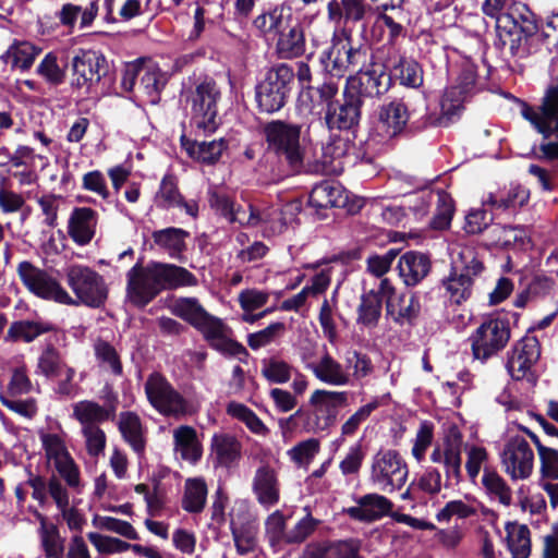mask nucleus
Here are the masks:
<instances>
[{"label": "nucleus", "instance_id": "nucleus-64", "mask_svg": "<svg viewBox=\"0 0 558 558\" xmlns=\"http://www.w3.org/2000/svg\"><path fill=\"white\" fill-rule=\"evenodd\" d=\"M269 296V292L252 288L241 291L238 301L243 312H254L265 306Z\"/></svg>", "mask_w": 558, "mask_h": 558}, {"label": "nucleus", "instance_id": "nucleus-5", "mask_svg": "<svg viewBox=\"0 0 558 558\" xmlns=\"http://www.w3.org/2000/svg\"><path fill=\"white\" fill-rule=\"evenodd\" d=\"M347 391L316 389L308 399V409L298 410L289 420L299 417L308 433H323L329 430L338 420L339 412L348 405Z\"/></svg>", "mask_w": 558, "mask_h": 558}, {"label": "nucleus", "instance_id": "nucleus-3", "mask_svg": "<svg viewBox=\"0 0 558 558\" xmlns=\"http://www.w3.org/2000/svg\"><path fill=\"white\" fill-rule=\"evenodd\" d=\"M476 68V64L470 59L462 61L456 81L444 92L440 101V113L438 116H429L426 124L448 126L460 119L464 105L478 90Z\"/></svg>", "mask_w": 558, "mask_h": 558}, {"label": "nucleus", "instance_id": "nucleus-6", "mask_svg": "<svg viewBox=\"0 0 558 558\" xmlns=\"http://www.w3.org/2000/svg\"><path fill=\"white\" fill-rule=\"evenodd\" d=\"M484 266L476 250L471 245H458L452 250L453 272L444 281L452 303L461 304L472 293L473 276L482 272Z\"/></svg>", "mask_w": 558, "mask_h": 558}, {"label": "nucleus", "instance_id": "nucleus-37", "mask_svg": "<svg viewBox=\"0 0 558 558\" xmlns=\"http://www.w3.org/2000/svg\"><path fill=\"white\" fill-rule=\"evenodd\" d=\"M277 51L286 59L296 58L305 52L304 31L299 23L288 24L281 31L278 35Z\"/></svg>", "mask_w": 558, "mask_h": 558}, {"label": "nucleus", "instance_id": "nucleus-59", "mask_svg": "<svg viewBox=\"0 0 558 558\" xmlns=\"http://www.w3.org/2000/svg\"><path fill=\"white\" fill-rule=\"evenodd\" d=\"M466 453L465 471L471 481H475L482 468H487L485 464L488 461V452L486 448L477 445L465 446Z\"/></svg>", "mask_w": 558, "mask_h": 558}, {"label": "nucleus", "instance_id": "nucleus-27", "mask_svg": "<svg viewBox=\"0 0 558 558\" xmlns=\"http://www.w3.org/2000/svg\"><path fill=\"white\" fill-rule=\"evenodd\" d=\"M429 258L418 252L410 251L404 253L398 262L399 276L408 287L416 286L429 272Z\"/></svg>", "mask_w": 558, "mask_h": 558}, {"label": "nucleus", "instance_id": "nucleus-54", "mask_svg": "<svg viewBox=\"0 0 558 558\" xmlns=\"http://www.w3.org/2000/svg\"><path fill=\"white\" fill-rule=\"evenodd\" d=\"M37 73L51 85L62 83L64 78V64L59 62V52H48L37 68Z\"/></svg>", "mask_w": 558, "mask_h": 558}, {"label": "nucleus", "instance_id": "nucleus-23", "mask_svg": "<svg viewBox=\"0 0 558 558\" xmlns=\"http://www.w3.org/2000/svg\"><path fill=\"white\" fill-rule=\"evenodd\" d=\"M362 100L345 89L344 101L327 109L326 123L329 129L348 130L359 123Z\"/></svg>", "mask_w": 558, "mask_h": 558}, {"label": "nucleus", "instance_id": "nucleus-48", "mask_svg": "<svg viewBox=\"0 0 558 558\" xmlns=\"http://www.w3.org/2000/svg\"><path fill=\"white\" fill-rule=\"evenodd\" d=\"M141 77L138 90L147 97V102L157 104L160 90L166 84V77L157 68H140Z\"/></svg>", "mask_w": 558, "mask_h": 558}, {"label": "nucleus", "instance_id": "nucleus-20", "mask_svg": "<svg viewBox=\"0 0 558 558\" xmlns=\"http://www.w3.org/2000/svg\"><path fill=\"white\" fill-rule=\"evenodd\" d=\"M303 362L314 377L323 384L332 387L351 385V375L345 364L340 363L328 352L322 354L315 362H306L305 356H303Z\"/></svg>", "mask_w": 558, "mask_h": 558}, {"label": "nucleus", "instance_id": "nucleus-21", "mask_svg": "<svg viewBox=\"0 0 558 558\" xmlns=\"http://www.w3.org/2000/svg\"><path fill=\"white\" fill-rule=\"evenodd\" d=\"M409 118L407 105L400 99H395L380 107L377 131L384 138H392L404 130Z\"/></svg>", "mask_w": 558, "mask_h": 558}, {"label": "nucleus", "instance_id": "nucleus-17", "mask_svg": "<svg viewBox=\"0 0 558 558\" xmlns=\"http://www.w3.org/2000/svg\"><path fill=\"white\" fill-rule=\"evenodd\" d=\"M41 440L48 465L53 466L70 487H77L80 471L63 440L57 435L48 434L43 435Z\"/></svg>", "mask_w": 558, "mask_h": 558}, {"label": "nucleus", "instance_id": "nucleus-44", "mask_svg": "<svg viewBox=\"0 0 558 558\" xmlns=\"http://www.w3.org/2000/svg\"><path fill=\"white\" fill-rule=\"evenodd\" d=\"M248 214H253L255 222L245 223V226L257 227L263 226L264 232L268 234L281 233L288 225V218L280 213L278 208L265 207L263 209L254 208L248 205Z\"/></svg>", "mask_w": 558, "mask_h": 558}, {"label": "nucleus", "instance_id": "nucleus-31", "mask_svg": "<svg viewBox=\"0 0 558 558\" xmlns=\"http://www.w3.org/2000/svg\"><path fill=\"white\" fill-rule=\"evenodd\" d=\"M422 202V206L414 207L420 215L426 214V207L436 198L437 211L430 222L434 229L442 230L450 226L453 215V203L449 194L438 190L437 192H427L417 197Z\"/></svg>", "mask_w": 558, "mask_h": 558}, {"label": "nucleus", "instance_id": "nucleus-19", "mask_svg": "<svg viewBox=\"0 0 558 558\" xmlns=\"http://www.w3.org/2000/svg\"><path fill=\"white\" fill-rule=\"evenodd\" d=\"M196 329L215 350L229 355H240L245 348L231 338L230 328L220 319L209 313L199 323Z\"/></svg>", "mask_w": 558, "mask_h": 558}, {"label": "nucleus", "instance_id": "nucleus-2", "mask_svg": "<svg viewBox=\"0 0 558 558\" xmlns=\"http://www.w3.org/2000/svg\"><path fill=\"white\" fill-rule=\"evenodd\" d=\"M65 276L75 299L62 288L56 278L39 271H37V296L74 306L85 304L98 307L105 302L107 292L102 277L98 272L87 266L76 264L66 268Z\"/></svg>", "mask_w": 558, "mask_h": 558}, {"label": "nucleus", "instance_id": "nucleus-63", "mask_svg": "<svg viewBox=\"0 0 558 558\" xmlns=\"http://www.w3.org/2000/svg\"><path fill=\"white\" fill-rule=\"evenodd\" d=\"M365 458V451L360 442H356L348 449L345 456L339 463V469L343 475L359 474L363 461Z\"/></svg>", "mask_w": 558, "mask_h": 558}, {"label": "nucleus", "instance_id": "nucleus-41", "mask_svg": "<svg viewBox=\"0 0 558 558\" xmlns=\"http://www.w3.org/2000/svg\"><path fill=\"white\" fill-rule=\"evenodd\" d=\"M189 232L180 228H166L153 233L154 243L166 251L170 257L178 258L186 248Z\"/></svg>", "mask_w": 558, "mask_h": 558}, {"label": "nucleus", "instance_id": "nucleus-29", "mask_svg": "<svg viewBox=\"0 0 558 558\" xmlns=\"http://www.w3.org/2000/svg\"><path fill=\"white\" fill-rule=\"evenodd\" d=\"M208 202L210 207L223 216L230 222L245 223L255 222L253 214H248V206L243 208L235 205L234 202L223 192L213 189L208 192Z\"/></svg>", "mask_w": 558, "mask_h": 558}, {"label": "nucleus", "instance_id": "nucleus-30", "mask_svg": "<svg viewBox=\"0 0 558 558\" xmlns=\"http://www.w3.org/2000/svg\"><path fill=\"white\" fill-rule=\"evenodd\" d=\"M253 492L258 502L271 507L279 501V483L276 472L267 466H259L253 478Z\"/></svg>", "mask_w": 558, "mask_h": 558}, {"label": "nucleus", "instance_id": "nucleus-11", "mask_svg": "<svg viewBox=\"0 0 558 558\" xmlns=\"http://www.w3.org/2000/svg\"><path fill=\"white\" fill-rule=\"evenodd\" d=\"M504 472L512 481L527 480L534 469L535 454L531 444L522 436H512L504 445L500 453Z\"/></svg>", "mask_w": 558, "mask_h": 558}, {"label": "nucleus", "instance_id": "nucleus-55", "mask_svg": "<svg viewBox=\"0 0 558 558\" xmlns=\"http://www.w3.org/2000/svg\"><path fill=\"white\" fill-rule=\"evenodd\" d=\"M319 440L308 438L288 450V456L296 465L306 468L319 452Z\"/></svg>", "mask_w": 558, "mask_h": 558}, {"label": "nucleus", "instance_id": "nucleus-10", "mask_svg": "<svg viewBox=\"0 0 558 558\" xmlns=\"http://www.w3.org/2000/svg\"><path fill=\"white\" fill-rule=\"evenodd\" d=\"M408 474V465L396 450H380L372 459L369 478L379 490L392 493L400 489Z\"/></svg>", "mask_w": 558, "mask_h": 558}, {"label": "nucleus", "instance_id": "nucleus-14", "mask_svg": "<svg viewBox=\"0 0 558 558\" xmlns=\"http://www.w3.org/2000/svg\"><path fill=\"white\" fill-rule=\"evenodd\" d=\"M157 263L146 267L135 265L128 272V296L137 306L147 305L161 291Z\"/></svg>", "mask_w": 558, "mask_h": 558}, {"label": "nucleus", "instance_id": "nucleus-39", "mask_svg": "<svg viewBox=\"0 0 558 558\" xmlns=\"http://www.w3.org/2000/svg\"><path fill=\"white\" fill-rule=\"evenodd\" d=\"M181 144L191 158L206 163H213L218 160L227 148V143L223 138L210 142H196L182 136Z\"/></svg>", "mask_w": 558, "mask_h": 558}, {"label": "nucleus", "instance_id": "nucleus-53", "mask_svg": "<svg viewBox=\"0 0 558 558\" xmlns=\"http://www.w3.org/2000/svg\"><path fill=\"white\" fill-rule=\"evenodd\" d=\"M293 372L294 367L281 359L270 357L263 361L262 375L269 383L286 384L291 379Z\"/></svg>", "mask_w": 558, "mask_h": 558}, {"label": "nucleus", "instance_id": "nucleus-26", "mask_svg": "<svg viewBox=\"0 0 558 558\" xmlns=\"http://www.w3.org/2000/svg\"><path fill=\"white\" fill-rule=\"evenodd\" d=\"M118 429L123 440L137 456H143L146 447V430L141 417L132 411L119 414Z\"/></svg>", "mask_w": 558, "mask_h": 558}, {"label": "nucleus", "instance_id": "nucleus-24", "mask_svg": "<svg viewBox=\"0 0 558 558\" xmlns=\"http://www.w3.org/2000/svg\"><path fill=\"white\" fill-rule=\"evenodd\" d=\"M105 62V58L95 51H81L72 61L74 83L77 86H84L98 82Z\"/></svg>", "mask_w": 558, "mask_h": 558}, {"label": "nucleus", "instance_id": "nucleus-40", "mask_svg": "<svg viewBox=\"0 0 558 558\" xmlns=\"http://www.w3.org/2000/svg\"><path fill=\"white\" fill-rule=\"evenodd\" d=\"M157 268L162 290L195 287L197 284V278L184 267L157 263Z\"/></svg>", "mask_w": 558, "mask_h": 558}, {"label": "nucleus", "instance_id": "nucleus-32", "mask_svg": "<svg viewBox=\"0 0 558 558\" xmlns=\"http://www.w3.org/2000/svg\"><path fill=\"white\" fill-rule=\"evenodd\" d=\"M97 225L96 213L87 207L75 208L69 219V234L74 242L84 245L90 242Z\"/></svg>", "mask_w": 558, "mask_h": 558}, {"label": "nucleus", "instance_id": "nucleus-51", "mask_svg": "<svg viewBox=\"0 0 558 558\" xmlns=\"http://www.w3.org/2000/svg\"><path fill=\"white\" fill-rule=\"evenodd\" d=\"M41 546L47 558H63L64 546L57 525L40 518Z\"/></svg>", "mask_w": 558, "mask_h": 558}, {"label": "nucleus", "instance_id": "nucleus-52", "mask_svg": "<svg viewBox=\"0 0 558 558\" xmlns=\"http://www.w3.org/2000/svg\"><path fill=\"white\" fill-rule=\"evenodd\" d=\"M35 59V46L31 43H19L13 45L3 56L7 64L12 69L26 71L28 70Z\"/></svg>", "mask_w": 558, "mask_h": 558}, {"label": "nucleus", "instance_id": "nucleus-28", "mask_svg": "<svg viewBox=\"0 0 558 558\" xmlns=\"http://www.w3.org/2000/svg\"><path fill=\"white\" fill-rule=\"evenodd\" d=\"M174 452L180 459L196 464L203 454V447L196 430L187 425L173 429Z\"/></svg>", "mask_w": 558, "mask_h": 558}, {"label": "nucleus", "instance_id": "nucleus-1", "mask_svg": "<svg viewBox=\"0 0 558 558\" xmlns=\"http://www.w3.org/2000/svg\"><path fill=\"white\" fill-rule=\"evenodd\" d=\"M324 72L341 78L355 72L347 80V90L362 98L384 95L391 86V77L380 63L372 62V54L363 45H354L351 32L345 27L336 29L330 45L319 56Z\"/></svg>", "mask_w": 558, "mask_h": 558}, {"label": "nucleus", "instance_id": "nucleus-13", "mask_svg": "<svg viewBox=\"0 0 558 558\" xmlns=\"http://www.w3.org/2000/svg\"><path fill=\"white\" fill-rule=\"evenodd\" d=\"M462 448L463 436L457 426L447 428L442 444L435 447L430 461L433 463L442 464L445 471V487L457 484L461 480L462 474Z\"/></svg>", "mask_w": 558, "mask_h": 558}, {"label": "nucleus", "instance_id": "nucleus-56", "mask_svg": "<svg viewBox=\"0 0 558 558\" xmlns=\"http://www.w3.org/2000/svg\"><path fill=\"white\" fill-rule=\"evenodd\" d=\"M345 367L350 372L351 383L353 380H362L369 376L374 371L371 359L366 354L355 350L348 353L345 357Z\"/></svg>", "mask_w": 558, "mask_h": 558}, {"label": "nucleus", "instance_id": "nucleus-22", "mask_svg": "<svg viewBox=\"0 0 558 558\" xmlns=\"http://www.w3.org/2000/svg\"><path fill=\"white\" fill-rule=\"evenodd\" d=\"M371 13L367 0H330L327 4L328 19L337 25L356 24Z\"/></svg>", "mask_w": 558, "mask_h": 558}, {"label": "nucleus", "instance_id": "nucleus-49", "mask_svg": "<svg viewBox=\"0 0 558 558\" xmlns=\"http://www.w3.org/2000/svg\"><path fill=\"white\" fill-rule=\"evenodd\" d=\"M227 413L242 422L253 434L257 436H267L269 428L263 423V421L255 414L253 410L243 403L231 401L227 405Z\"/></svg>", "mask_w": 558, "mask_h": 558}, {"label": "nucleus", "instance_id": "nucleus-36", "mask_svg": "<svg viewBox=\"0 0 558 558\" xmlns=\"http://www.w3.org/2000/svg\"><path fill=\"white\" fill-rule=\"evenodd\" d=\"M289 11L284 5H276L257 15L253 21V26L263 36H278L292 17Z\"/></svg>", "mask_w": 558, "mask_h": 558}, {"label": "nucleus", "instance_id": "nucleus-47", "mask_svg": "<svg viewBox=\"0 0 558 558\" xmlns=\"http://www.w3.org/2000/svg\"><path fill=\"white\" fill-rule=\"evenodd\" d=\"M507 543L513 558H527L530 555V530L526 525L509 522L506 525Z\"/></svg>", "mask_w": 558, "mask_h": 558}, {"label": "nucleus", "instance_id": "nucleus-42", "mask_svg": "<svg viewBox=\"0 0 558 558\" xmlns=\"http://www.w3.org/2000/svg\"><path fill=\"white\" fill-rule=\"evenodd\" d=\"M420 313V303L414 295H401L387 300V316L400 325L412 323Z\"/></svg>", "mask_w": 558, "mask_h": 558}, {"label": "nucleus", "instance_id": "nucleus-57", "mask_svg": "<svg viewBox=\"0 0 558 558\" xmlns=\"http://www.w3.org/2000/svg\"><path fill=\"white\" fill-rule=\"evenodd\" d=\"M93 525L99 530H106L113 533H117L121 536H124L129 539H137V533L134 527L126 521L106 517V515H95L93 519Z\"/></svg>", "mask_w": 558, "mask_h": 558}, {"label": "nucleus", "instance_id": "nucleus-58", "mask_svg": "<svg viewBox=\"0 0 558 558\" xmlns=\"http://www.w3.org/2000/svg\"><path fill=\"white\" fill-rule=\"evenodd\" d=\"M95 354L101 366L114 375L122 373V365L116 349L108 342L98 340L94 345Z\"/></svg>", "mask_w": 558, "mask_h": 558}, {"label": "nucleus", "instance_id": "nucleus-38", "mask_svg": "<svg viewBox=\"0 0 558 558\" xmlns=\"http://www.w3.org/2000/svg\"><path fill=\"white\" fill-rule=\"evenodd\" d=\"M230 524L238 553L245 555L253 551L257 545V524L251 520H241L234 510L231 512Z\"/></svg>", "mask_w": 558, "mask_h": 558}, {"label": "nucleus", "instance_id": "nucleus-50", "mask_svg": "<svg viewBox=\"0 0 558 558\" xmlns=\"http://www.w3.org/2000/svg\"><path fill=\"white\" fill-rule=\"evenodd\" d=\"M392 73L404 86L417 88L423 84L422 68L413 59L400 57L392 68Z\"/></svg>", "mask_w": 558, "mask_h": 558}, {"label": "nucleus", "instance_id": "nucleus-61", "mask_svg": "<svg viewBox=\"0 0 558 558\" xmlns=\"http://www.w3.org/2000/svg\"><path fill=\"white\" fill-rule=\"evenodd\" d=\"M157 205L163 208L177 207L182 203L177 183L172 177H165L156 196Z\"/></svg>", "mask_w": 558, "mask_h": 558}, {"label": "nucleus", "instance_id": "nucleus-60", "mask_svg": "<svg viewBox=\"0 0 558 558\" xmlns=\"http://www.w3.org/2000/svg\"><path fill=\"white\" fill-rule=\"evenodd\" d=\"M82 434L89 456L98 457L104 452L107 438L105 432L98 425L85 424L82 427Z\"/></svg>", "mask_w": 558, "mask_h": 558}, {"label": "nucleus", "instance_id": "nucleus-46", "mask_svg": "<svg viewBox=\"0 0 558 558\" xmlns=\"http://www.w3.org/2000/svg\"><path fill=\"white\" fill-rule=\"evenodd\" d=\"M170 311L173 315L191 324L196 328L205 318L208 312L199 304L195 298H179L170 304Z\"/></svg>", "mask_w": 558, "mask_h": 558}, {"label": "nucleus", "instance_id": "nucleus-4", "mask_svg": "<svg viewBox=\"0 0 558 558\" xmlns=\"http://www.w3.org/2000/svg\"><path fill=\"white\" fill-rule=\"evenodd\" d=\"M519 16L502 15L498 19L497 35L510 53L519 59L536 52L541 45V35L532 13L526 5H521Z\"/></svg>", "mask_w": 558, "mask_h": 558}, {"label": "nucleus", "instance_id": "nucleus-34", "mask_svg": "<svg viewBox=\"0 0 558 558\" xmlns=\"http://www.w3.org/2000/svg\"><path fill=\"white\" fill-rule=\"evenodd\" d=\"M211 453L219 465L231 468L241 459L242 444L233 435L215 434L211 438Z\"/></svg>", "mask_w": 558, "mask_h": 558}, {"label": "nucleus", "instance_id": "nucleus-25", "mask_svg": "<svg viewBox=\"0 0 558 558\" xmlns=\"http://www.w3.org/2000/svg\"><path fill=\"white\" fill-rule=\"evenodd\" d=\"M392 508V502L383 495L367 494L359 498L356 506L345 510L352 519L373 522L388 514Z\"/></svg>", "mask_w": 558, "mask_h": 558}, {"label": "nucleus", "instance_id": "nucleus-43", "mask_svg": "<svg viewBox=\"0 0 558 558\" xmlns=\"http://www.w3.org/2000/svg\"><path fill=\"white\" fill-rule=\"evenodd\" d=\"M207 484L202 477H191L185 481L182 508L190 513L203 511L207 500Z\"/></svg>", "mask_w": 558, "mask_h": 558}, {"label": "nucleus", "instance_id": "nucleus-35", "mask_svg": "<svg viewBox=\"0 0 558 558\" xmlns=\"http://www.w3.org/2000/svg\"><path fill=\"white\" fill-rule=\"evenodd\" d=\"M73 417L81 422L82 427L85 424L98 425L102 422L112 420L116 414V405L109 403L106 407L95 401L83 400L73 404Z\"/></svg>", "mask_w": 558, "mask_h": 558}, {"label": "nucleus", "instance_id": "nucleus-33", "mask_svg": "<svg viewBox=\"0 0 558 558\" xmlns=\"http://www.w3.org/2000/svg\"><path fill=\"white\" fill-rule=\"evenodd\" d=\"M348 196L343 187L335 181L316 184L310 194V205L315 208L343 207Z\"/></svg>", "mask_w": 558, "mask_h": 558}, {"label": "nucleus", "instance_id": "nucleus-15", "mask_svg": "<svg viewBox=\"0 0 558 558\" xmlns=\"http://www.w3.org/2000/svg\"><path fill=\"white\" fill-rule=\"evenodd\" d=\"M220 93L213 81L199 83L192 95V120L204 133H213L218 126L217 100Z\"/></svg>", "mask_w": 558, "mask_h": 558}, {"label": "nucleus", "instance_id": "nucleus-12", "mask_svg": "<svg viewBox=\"0 0 558 558\" xmlns=\"http://www.w3.org/2000/svg\"><path fill=\"white\" fill-rule=\"evenodd\" d=\"M509 338L508 322L499 317H489L478 326L470 338L474 357L486 361L504 349Z\"/></svg>", "mask_w": 558, "mask_h": 558}, {"label": "nucleus", "instance_id": "nucleus-62", "mask_svg": "<svg viewBox=\"0 0 558 558\" xmlns=\"http://www.w3.org/2000/svg\"><path fill=\"white\" fill-rule=\"evenodd\" d=\"M378 401H372L367 404L360 407L345 422L341 425L342 436H353L362 423H364L369 415L378 408Z\"/></svg>", "mask_w": 558, "mask_h": 558}, {"label": "nucleus", "instance_id": "nucleus-18", "mask_svg": "<svg viewBox=\"0 0 558 558\" xmlns=\"http://www.w3.org/2000/svg\"><path fill=\"white\" fill-rule=\"evenodd\" d=\"M395 292L396 289L389 279H381L376 288L365 291L361 295L356 323L365 328L376 327L381 316L383 301L387 302Z\"/></svg>", "mask_w": 558, "mask_h": 558}, {"label": "nucleus", "instance_id": "nucleus-45", "mask_svg": "<svg viewBox=\"0 0 558 558\" xmlns=\"http://www.w3.org/2000/svg\"><path fill=\"white\" fill-rule=\"evenodd\" d=\"M482 486L490 499L498 500L504 506L512 502V490L505 478L497 471L484 468Z\"/></svg>", "mask_w": 558, "mask_h": 558}, {"label": "nucleus", "instance_id": "nucleus-9", "mask_svg": "<svg viewBox=\"0 0 558 558\" xmlns=\"http://www.w3.org/2000/svg\"><path fill=\"white\" fill-rule=\"evenodd\" d=\"M144 388L149 404L161 415L178 418L189 413V401L162 375H149Z\"/></svg>", "mask_w": 558, "mask_h": 558}, {"label": "nucleus", "instance_id": "nucleus-8", "mask_svg": "<svg viewBox=\"0 0 558 558\" xmlns=\"http://www.w3.org/2000/svg\"><path fill=\"white\" fill-rule=\"evenodd\" d=\"M301 128L283 121H272L265 126V136L270 150L294 170H299L304 160V148L300 141Z\"/></svg>", "mask_w": 558, "mask_h": 558}, {"label": "nucleus", "instance_id": "nucleus-7", "mask_svg": "<svg viewBox=\"0 0 558 558\" xmlns=\"http://www.w3.org/2000/svg\"><path fill=\"white\" fill-rule=\"evenodd\" d=\"M294 72L288 64L281 63L270 68L264 81L256 87V100L262 111L272 113L280 110L291 92Z\"/></svg>", "mask_w": 558, "mask_h": 558}, {"label": "nucleus", "instance_id": "nucleus-16", "mask_svg": "<svg viewBox=\"0 0 558 558\" xmlns=\"http://www.w3.org/2000/svg\"><path fill=\"white\" fill-rule=\"evenodd\" d=\"M521 114L545 138L553 135V124L558 119V82L547 86L541 106L531 107L523 104Z\"/></svg>", "mask_w": 558, "mask_h": 558}]
</instances>
